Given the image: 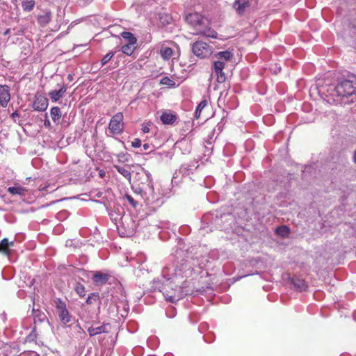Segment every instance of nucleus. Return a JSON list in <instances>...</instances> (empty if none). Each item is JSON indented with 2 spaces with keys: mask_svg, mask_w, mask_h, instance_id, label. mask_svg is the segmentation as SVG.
I'll return each instance as SVG.
<instances>
[{
  "mask_svg": "<svg viewBox=\"0 0 356 356\" xmlns=\"http://www.w3.org/2000/svg\"><path fill=\"white\" fill-rule=\"evenodd\" d=\"M276 234L279 236H280L281 237H287L289 236V234H290V229L286 226V225H282V226H280L278 227L277 229H276Z\"/></svg>",
  "mask_w": 356,
  "mask_h": 356,
  "instance_id": "obj_27",
  "label": "nucleus"
},
{
  "mask_svg": "<svg viewBox=\"0 0 356 356\" xmlns=\"http://www.w3.org/2000/svg\"><path fill=\"white\" fill-rule=\"evenodd\" d=\"M28 355L29 356H40V355L35 351H29Z\"/></svg>",
  "mask_w": 356,
  "mask_h": 356,
  "instance_id": "obj_45",
  "label": "nucleus"
},
{
  "mask_svg": "<svg viewBox=\"0 0 356 356\" xmlns=\"http://www.w3.org/2000/svg\"><path fill=\"white\" fill-rule=\"evenodd\" d=\"M135 49V45H130L129 43H127L122 47L121 50L124 54L131 56Z\"/></svg>",
  "mask_w": 356,
  "mask_h": 356,
  "instance_id": "obj_28",
  "label": "nucleus"
},
{
  "mask_svg": "<svg viewBox=\"0 0 356 356\" xmlns=\"http://www.w3.org/2000/svg\"><path fill=\"white\" fill-rule=\"evenodd\" d=\"M114 168L120 175H122L127 180H129V181H131V174L129 171V169H128L124 166L116 165H114Z\"/></svg>",
  "mask_w": 356,
  "mask_h": 356,
  "instance_id": "obj_21",
  "label": "nucleus"
},
{
  "mask_svg": "<svg viewBox=\"0 0 356 356\" xmlns=\"http://www.w3.org/2000/svg\"><path fill=\"white\" fill-rule=\"evenodd\" d=\"M13 241L9 242L8 238H3L0 242V252L8 255L10 253L9 246H13Z\"/></svg>",
  "mask_w": 356,
  "mask_h": 356,
  "instance_id": "obj_20",
  "label": "nucleus"
},
{
  "mask_svg": "<svg viewBox=\"0 0 356 356\" xmlns=\"http://www.w3.org/2000/svg\"><path fill=\"white\" fill-rule=\"evenodd\" d=\"M192 51L197 57L202 59L213 54V47L203 41H196L192 44Z\"/></svg>",
  "mask_w": 356,
  "mask_h": 356,
  "instance_id": "obj_5",
  "label": "nucleus"
},
{
  "mask_svg": "<svg viewBox=\"0 0 356 356\" xmlns=\"http://www.w3.org/2000/svg\"><path fill=\"white\" fill-rule=\"evenodd\" d=\"M74 289L80 297H84L86 296V289L82 284L76 282Z\"/></svg>",
  "mask_w": 356,
  "mask_h": 356,
  "instance_id": "obj_29",
  "label": "nucleus"
},
{
  "mask_svg": "<svg viewBox=\"0 0 356 356\" xmlns=\"http://www.w3.org/2000/svg\"><path fill=\"white\" fill-rule=\"evenodd\" d=\"M121 36L127 43H129L130 45H135L136 44L137 40L132 33L124 31L121 33Z\"/></svg>",
  "mask_w": 356,
  "mask_h": 356,
  "instance_id": "obj_22",
  "label": "nucleus"
},
{
  "mask_svg": "<svg viewBox=\"0 0 356 356\" xmlns=\"http://www.w3.org/2000/svg\"><path fill=\"white\" fill-rule=\"evenodd\" d=\"M93 0H78V3L81 6H86L90 4Z\"/></svg>",
  "mask_w": 356,
  "mask_h": 356,
  "instance_id": "obj_40",
  "label": "nucleus"
},
{
  "mask_svg": "<svg viewBox=\"0 0 356 356\" xmlns=\"http://www.w3.org/2000/svg\"><path fill=\"white\" fill-rule=\"evenodd\" d=\"M186 22L193 26L197 31L202 26L207 24V19L198 13H188L186 17Z\"/></svg>",
  "mask_w": 356,
  "mask_h": 356,
  "instance_id": "obj_7",
  "label": "nucleus"
},
{
  "mask_svg": "<svg viewBox=\"0 0 356 356\" xmlns=\"http://www.w3.org/2000/svg\"><path fill=\"white\" fill-rule=\"evenodd\" d=\"M27 339L29 341H33L37 339L36 327L33 328L32 331L28 335Z\"/></svg>",
  "mask_w": 356,
  "mask_h": 356,
  "instance_id": "obj_37",
  "label": "nucleus"
},
{
  "mask_svg": "<svg viewBox=\"0 0 356 356\" xmlns=\"http://www.w3.org/2000/svg\"><path fill=\"white\" fill-rule=\"evenodd\" d=\"M48 106V99L42 96H35V99L33 104V107L35 111H44L47 108Z\"/></svg>",
  "mask_w": 356,
  "mask_h": 356,
  "instance_id": "obj_13",
  "label": "nucleus"
},
{
  "mask_svg": "<svg viewBox=\"0 0 356 356\" xmlns=\"http://www.w3.org/2000/svg\"><path fill=\"white\" fill-rule=\"evenodd\" d=\"M67 79H68V80L72 81V79H73L72 75V74H68Z\"/></svg>",
  "mask_w": 356,
  "mask_h": 356,
  "instance_id": "obj_48",
  "label": "nucleus"
},
{
  "mask_svg": "<svg viewBox=\"0 0 356 356\" xmlns=\"http://www.w3.org/2000/svg\"><path fill=\"white\" fill-rule=\"evenodd\" d=\"M45 117H46V119L44 120V124L46 127H51V122L49 121V120L48 119V115H47V113L45 114Z\"/></svg>",
  "mask_w": 356,
  "mask_h": 356,
  "instance_id": "obj_42",
  "label": "nucleus"
},
{
  "mask_svg": "<svg viewBox=\"0 0 356 356\" xmlns=\"http://www.w3.org/2000/svg\"><path fill=\"white\" fill-rule=\"evenodd\" d=\"M50 115L54 122L58 123L62 115L60 108L58 106L52 107L50 111Z\"/></svg>",
  "mask_w": 356,
  "mask_h": 356,
  "instance_id": "obj_23",
  "label": "nucleus"
},
{
  "mask_svg": "<svg viewBox=\"0 0 356 356\" xmlns=\"http://www.w3.org/2000/svg\"><path fill=\"white\" fill-rule=\"evenodd\" d=\"M141 181L137 186H132L134 191L140 195L144 200L146 205L161 204L159 194L154 191L153 179L149 172H145V175L140 177Z\"/></svg>",
  "mask_w": 356,
  "mask_h": 356,
  "instance_id": "obj_1",
  "label": "nucleus"
},
{
  "mask_svg": "<svg viewBox=\"0 0 356 356\" xmlns=\"http://www.w3.org/2000/svg\"><path fill=\"white\" fill-rule=\"evenodd\" d=\"M196 34L211 38H216L218 35L216 31H214L212 28L209 26L208 20L207 24H205V25L202 26L197 31Z\"/></svg>",
  "mask_w": 356,
  "mask_h": 356,
  "instance_id": "obj_14",
  "label": "nucleus"
},
{
  "mask_svg": "<svg viewBox=\"0 0 356 356\" xmlns=\"http://www.w3.org/2000/svg\"><path fill=\"white\" fill-rule=\"evenodd\" d=\"M108 325V323L103 324L102 325L95 327V332L97 334H102V333H107L108 332V330H107L106 327Z\"/></svg>",
  "mask_w": 356,
  "mask_h": 356,
  "instance_id": "obj_36",
  "label": "nucleus"
},
{
  "mask_svg": "<svg viewBox=\"0 0 356 356\" xmlns=\"http://www.w3.org/2000/svg\"><path fill=\"white\" fill-rule=\"evenodd\" d=\"M108 129L113 134H120L123 131V115L119 112L115 114L111 119Z\"/></svg>",
  "mask_w": 356,
  "mask_h": 356,
  "instance_id": "obj_6",
  "label": "nucleus"
},
{
  "mask_svg": "<svg viewBox=\"0 0 356 356\" xmlns=\"http://www.w3.org/2000/svg\"><path fill=\"white\" fill-rule=\"evenodd\" d=\"M176 282H161L154 280L152 288L154 291H159L164 296L165 300L170 302H176L181 299L188 292H184V286H179Z\"/></svg>",
  "mask_w": 356,
  "mask_h": 356,
  "instance_id": "obj_2",
  "label": "nucleus"
},
{
  "mask_svg": "<svg viewBox=\"0 0 356 356\" xmlns=\"http://www.w3.org/2000/svg\"><path fill=\"white\" fill-rule=\"evenodd\" d=\"M149 148H150V145L148 143L143 144V150H145V151L149 150Z\"/></svg>",
  "mask_w": 356,
  "mask_h": 356,
  "instance_id": "obj_46",
  "label": "nucleus"
},
{
  "mask_svg": "<svg viewBox=\"0 0 356 356\" xmlns=\"http://www.w3.org/2000/svg\"><path fill=\"white\" fill-rule=\"evenodd\" d=\"M110 277L111 275L107 273L96 271L93 273L92 280L95 286H99L106 284Z\"/></svg>",
  "mask_w": 356,
  "mask_h": 356,
  "instance_id": "obj_11",
  "label": "nucleus"
},
{
  "mask_svg": "<svg viewBox=\"0 0 356 356\" xmlns=\"http://www.w3.org/2000/svg\"><path fill=\"white\" fill-rule=\"evenodd\" d=\"M290 280L291 284L297 291L300 292L307 291V285L304 280L300 279L298 277H293Z\"/></svg>",
  "mask_w": 356,
  "mask_h": 356,
  "instance_id": "obj_15",
  "label": "nucleus"
},
{
  "mask_svg": "<svg viewBox=\"0 0 356 356\" xmlns=\"http://www.w3.org/2000/svg\"><path fill=\"white\" fill-rule=\"evenodd\" d=\"M10 100V87L7 85H0V105L6 108Z\"/></svg>",
  "mask_w": 356,
  "mask_h": 356,
  "instance_id": "obj_10",
  "label": "nucleus"
},
{
  "mask_svg": "<svg viewBox=\"0 0 356 356\" xmlns=\"http://www.w3.org/2000/svg\"><path fill=\"white\" fill-rule=\"evenodd\" d=\"M353 161L355 163V164L356 165V149L353 152Z\"/></svg>",
  "mask_w": 356,
  "mask_h": 356,
  "instance_id": "obj_47",
  "label": "nucleus"
},
{
  "mask_svg": "<svg viewBox=\"0 0 356 356\" xmlns=\"http://www.w3.org/2000/svg\"><path fill=\"white\" fill-rule=\"evenodd\" d=\"M67 88L65 84H63L62 86L58 90H51L48 95L54 102L58 101L66 92Z\"/></svg>",
  "mask_w": 356,
  "mask_h": 356,
  "instance_id": "obj_16",
  "label": "nucleus"
},
{
  "mask_svg": "<svg viewBox=\"0 0 356 356\" xmlns=\"http://www.w3.org/2000/svg\"><path fill=\"white\" fill-rule=\"evenodd\" d=\"M172 49L166 46H162L160 49V54L165 60H168L172 56Z\"/></svg>",
  "mask_w": 356,
  "mask_h": 356,
  "instance_id": "obj_24",
  "label": "nucleus"
},
{
  "mask_svg": "<svg viewBox=\"0 0 356 356\" xmlns=\"http://www.w3.org/2000/svg\"><path fill=\"white\" fill-rule=\"evenodd\" d=\"M161 83L163 85L168 86L169 87H175V82L168 76L163 77L161 80Z\"/></svg>",
  "mask_w": 356,
  "mask_h": 356,
  "instance_id": "obj_35",
  "label": "nucleus"
},
{
  "mask_svg": "<svg viewBox=\"0 0 356 356\" xmlns=\"http://www.w3.org/2000/svg\"><path fill=\"white\" fill-rule=\"evenodd\" d=\"M51 13L49 10L43 11V13L39 15L37 17L38 22L42 26L47 25L51 21Z\"/></svg>",
  "mask_w": 356,
  "mask_h": 356,
  "instance_id": "obj_18",
  "label": "nucleus"
},
{
  "mask_svg": "<svg viewBox=\"0 0 356 356\" xmlns=\"http://www.w3.org/2000/svg\"><path fill=\"white\" fill-rule=\"evenodd\" d=\"M88 332L90 337H93L95 335H97L95 332V327L93 326H91L88 328Z\"/></svg>",
  "mask_w": 356,
  "mask_h": 356,
  "instance_id": "obj_41",
  "label": "nucleus"
},
{
  "mask_svg": "<svg viewBox=\"0 0 356 356\" xmlns=\"http://www.w3.org/2000/svg\"><path fill=\"white\" fill-rule=\"evenodd\" d=\"M186 267V261L181 260L180 266L177 265H168L162 270V277L164 280L163 282H175V279H177L179 276H182V271Z\"/></svg>",
  "mask_w": 356,
  "mask_h": 356,
  "instance_id": "obj_4",
  "label": "nucleus"
},
{
  "mask_svg": "<svg viewBox=\"0 0 356 356\" xmlns=\"http://www.w3.org/2000/svg\"><path fill=\"white\" fill-rule=\"evenodd\" d=\"M179 172L183 175H190V172H191V169L188 168V165H183L181 166V168H179Z\"/></svg>",
  "mask_w": 356,
  "mask_h": 356,
  "instance_id": "obj_38",
  "label": "nucleus"
},
{
  "mask_svg": "<svg viewBox=\"0 0 356 356\" xmlns=\"http://www.w3.org/2000/svg\"><path fill=\"white\" fill-rule=\"evenodd\" d=\"M124 200H127L130 205L134 208L136 209L138 204V202L136 201L133 197L129 194H125V195L123 197Z\"/></svg>",
  "mask_w": 356,
  "mask_h": 356,
  "instance_id": "obj_34",
  "label": "nucleus"
},
{
  "mask_svg": "<svg viewBox=\"0 0 356 356\" xmlns=\"http://www.w3.org/2000/svg\"><path fill=\"white\" fill-rule=\"evenodd\" d=\"M9 32H10V29H7V30L5 31V33H4V35H8V34L9 33Z\"/></svg>",
  "mask_w": 356,
  "mask_h": 356,
  "instance_id": "obj_49",
  "label": "nucleus"
},
{
  "mask_svg": "<svg viewBox=\"0 0 356 356\" xmlns=\"http://www.w3.org/2000/svg\"><path fill=\"white\" fill-rule=\"evenodd\" d=\"M214 57L220 60H223L224 62L229 61L232 60L234 57V54L232 51L229 50H226L223 51L217 52L214 54Z\"/></svg>",
  "mask_w": 356,
  "mask_h": 356,
  "instance_id": "obj_17",
  "label": "nucleus"
},
{
  "mask_svg": "<svg viewBox=\"0 0 356 356\" xmlns=\"http://www.w3.org/2000/svg\"><path fill=\"white\" fill-rule=\"evenodd\" d=\"M88 305H93L98 303L100 304L99 295L98 293H91L86 299V301Z\"/></svg>",
  "mask_w": 356,
  "mask_h": 356,
  "instance_id": "obj_25",
  "label": "nucleus"
},
{
  "mask_svg": "<svg viewBox=\"0 0 356 356\" xmlns=\"http://www.w3.org/2000/svg\"><path fill=\"white\" fill-rule=\"evenodd\" d=\"M7 191L11 195H19L20 196L25 195V193L27 192V190L20 185H15V186L9 187Z\"/></svg>",
  "mask_w": 356,
  "mask_h": 356,
  "instance_id": "obj_19",
  "label": "nucleus"
},
{
  "mask_svg": "<svg viewBox=\"0 0 356 356\" xmlns=\"http://www.w3.org/2000/svg\"><path fill=\"white\" fill-rule=\"evenodd\" d=\"M116 50L115 51H109L108 53H107L104 57L101 60V65L102 66H104L105 65L106 63H108V62L109 60H111V59L114 56V55L116 53Z\"/></svg>",
  "mask_w": 356,
  "mask_h": 356,
  "instance_id": "obj_31",
  "label": "nucleus"
},
{
  "mask_svg": "<svg viewBox=\"0 0 356 356\" xmlns=\"http://www.w3.org/2000/svg\"><path fill=\"white\" fill-rule=\"evenodd\" d=\"M356 93V76L350 74L348 78L338 82L330 95L337 97H348Z\"/></svg>",
  "mask_w": 356,
  "mask_h": 356,
  "instance_id": "obj_3",
  "label": "nucleus"
},
{
  "mask_svg": "<svg viewBox=\"0 0 356 356\" xmlns=\"http://www.w3.org/2000/svg\"><path fill=\"white\" fill-rule=\"evenodd\" d=\"M35 5L34 0H26L22 2V8L25 12H31L33 10Z\"/></svg>",
  "mask_w": 356,
  "mask_h": 356,
  "instance_id": "obj_26",
  "label": "nucleus"
},
{
  "mask_svg": "<svg viewBox=\"0 0 356 356\" xmlns=\"http://www.w3.org/2000/svg\"><path fill=\"white\" fill-rule=\"evenodd\" d=\"M250 6V3L249 0H236L233 3V8L240 16H243L245 14L246 9Z\"/></svg>",
  "mask_w": 356,
  "mask_h": 356,
  "instance_id": "obj_12",
  "label": "nucleus"
},
{
  "mask_svg": "<svg viewBox=\"0 0 356 356\" xmlns=\"http://www.w3.org/2000/svg\"><path fill=\"white\" fill-rule=\"evenodd\" d=\"M207 102L206 100H203L200 102V104L197 105L195 114L196 118H199L200 113L202 110L207 106Z\"/></svg>",
  "mask_w": 356,
  "mask_h": 356,
  "instance_id": "obj_33",
  "label": "nucleus"
},
{
  "mask_svg": "<svg viewBox=\"0 0 356 356\" xmlns=\"http://www.w3.org/2000/svg\"><path fill=\"white\" fill-rule=\"evenodd\" d=\"M19 116V115L17 113V111H15L10 115L11 118H13V120H15V118H18Z\"/></svg>",
  "mask_w": 356,
  "mask_h": 356,
  "instance_id": "obj_43",
  "label": "nucleus"
},
{
  "mask_svg": "<svg viewBox=\"0 0 356 356\" xmlns=\"http://www.w3.org/2000/svg\"><path fill=\"white\" fill-rule=\"evenodd\" d=\"M217 76V81L218 83H224L226 77L223 70H215L213 71Z\"/></svg>",
  "mask_w": 356,
  "mask_h": 356,
  "instance_id": "obj_32",
  "label": "nucleus"
},
{
  "mask_svg": "<svg viewBox=\"0 0 356 356\" xmlns=\"http://www.w3.org/2000/svg\"><path fill=\"white\" fill-rule=\"evenodd\" d=\"M56 308L58 311L60 321L64 324L69 323L71 321V316L67 309L66 304L59 300L57 302Z\"/></svg>",
  "mask_w": 356,
  "mask_h": 356,
  "instance_id": "obj_9",
  "label": "nucleus"
},
{
  "mask_svg": "<svg viewBox=\"0 0 356 356\" xmlns=\"http://www.w3.org/2000/svg\"><path fill=\"white\" fill-rule=\"evenodd\" d=\"M142 131L144 133H148L149 131V127L145 125V126H143Z\"/></svg>",
  "mask_w": 356,
  "mask_h": 356,
  "instance_id": "obj_44",
  "label": "nucleus"
},
{
  "mask_svg": "<svg viewBox=\"0 0 356 356\" xmlns=\"http://www.w3.org/2000/svg\"><path fill=\"white\" fill-rule=\"evenodd\" d=\"M160 120L163 124L175 125L179 122V116L175 112L168 110L163 112Z\"/></svg>",
  "mask_w": 356,
  "mask_h": 356,
  "instance_id": "obj_8",
  "label": "nucleus"
},
{
  "mask_svg": "<svg viewBox=\"0 0 356 356\" xmlns=\"http://www.w3.org/2000/svg\"><path fill=\"white\" fill-rule=\"evenodd\" d=\"M131 146L135 148H138L141 146V140L139 138H135L131 142Z\"/></svg>",
  "mask_w": 356,
  "mask_h": 356,
  "instance_id": "obj_39",
  "label": "nucleus"
},
{
  "mask_svg": "<svg viewBox=\"0 0 356 356\" xmlns=\"http://www.w3.org/2000/svg\"><path fill=\"white\" fill-rule=\"evenodd\" d=\"M225 66V62L223 60H213V70H223Z\"/></svg>",
  "mask_w": 356,
  "mask_h": 356,
  "instance_id": "obj_30",
  "label": "nucleus"
}]
</instances>
